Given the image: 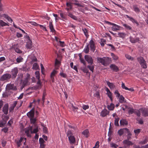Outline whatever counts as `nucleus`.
<instances>
[{
	"instance_id": "60",
	"label": "nucleus",
	"mask_w": 148,
	"mask_h": 148,
	"mask_svg": "<svg viewBox=\"0 0 148 148\" xmlns=\"http://www.w3.org/2000/svg\"><path fill=\"white\" fill-rule=\"evenodd\" d=\"M114 94L116 95V97H119L120 96V94L119 93L117 90H116L114 92Z\"/></svg>"
},
{
	"instance_id": "5",
	"label": "nucleus",
	"mask_w": 148,
	"mask_h": 148,
	"mask_svg": "<svg viewBox=\"0 0 148 148\" xmlns=\"http://www.w3.org/2000/svg\"><path fill=\"white\" fill-rule=\"evenodd\" d=\"M6 87L8 90H17V88L16 86H14V84H9L7 85Z\"/></svg>"
},
{
	"instance_id": "19",
	"label": "nucleus",
	"mask_w": 148,
	"mask_h": 148,
	"mask_svg": "<svg viewBox=\"0 0 148 148\" xmlns=\"http://www.w3.org/2000/svg\"><path fill=\"white\" fill-rule=\"evenodd\" d=\"M70 143L71 144H74L75 143V139L74 136H69L68 137Z\"/></svg>"
},
{
	"instance_id": "53",
	"label": "nucleus",
	"mask_w": 148,
	"mask_h": 148,
	"mask_svg": "<svg viewBox=\"0 0 148 148\" xmlns=\"http://www.w3.org/2000/svg\"><path fill=\"white\" fill-rule=\"evenodd\" d=\"M118 35L120 37L122 38H123L125 36V33H119Z\"/></svg>"
},
{
	"instance_id": "1",
	"label": "nucleus",
	"mask_w": 148,
	"mask_h": 148,
	"mask_svg": "<svg viewBox=\"0 0 148 148\" xmlns=\"http://www.w3.org/2000/svg\"><path fill=\"white\" fill-rule=\"evenodd\" d=\"M137 59L142 68L144 69L147 68V66L146 61L144 60L143 57L140 56L139 57H138Z\"/></svg>"
},
{
	"instance_id": "58",
	"label": "nucleus",
	"mask_w": 148,
	"mask_h": 148,
	"mask_svg": "<svg viewBox=\"0 0 148 148\" xmlns=\"http://www.w3.org/2000/svg\"><path fill=\"white\" fill-rule=\"evenodd\" d=\"M45 143V141L44 139L42 138H40L39 139V143L40 144L44 143Z\"/></svg>"
},
{
	"instance_id": "29",
	"label": "nucleus",
	"mask_w": 148,
	"mask_h": 148,
	"mask_svg": "<svg viewBox=\"0 0 148 148\" xmlns=\"http://www.w3.org/2000/svg\"><path fill=\"white\" fill-rule=\"evenodd\" d=\"M82 31H83L85 36L87 38H88L89 36V35L88 34V30L86 28H83L82 29Z\"/></svg>"
},
{
	"instance_id": "20",
	"label": "nucleus",
	"mask_w": 148,
	"mask_h": 148,
	"mask_svg": "<svg viewBox=\"0 0 148 148\" xmlns=\"http://www.w3.org/2000/svg\"><path fill=\"white\" fill-rule=\"evenodd\" d=\"M126 16L133 23H136L137 26L139 25V23L138 22L132 17L129 16L127 15H126Z\"/></svg>"
},
{
	"instance_id": "18",
	"label": "nucleus",
	"mask_w": 148,
	"mask_h": 148,
	"mask_svg": "<svg viewBox=\"0 0 148 148\" xmlns=\"http://www.w3.org/2000/svg\"><path fill=\"white\" fill-rule=\"evenodd\" d=\"M49 26L51 32H56V30L54 28L52 24V21H51V20L49 23Z\"/></svg>"
},
{
	"instance_id": "34",
	"label": "nucleus",
	"mask_w": 148,
	"mask_h": 148,
	"mask_svg": "<svg viewBox=\"0 0 148 148\" xmlns=\"http://www.w3.org/2000/svg\"><path fill=\"white\" fill-rule=\"evenodd\" d=\"M89 44H88L84 49L83 51L86 53H89Z\"/></svg>"
},
{
	"instance_id": "57",
	"label": "nucleus",
	"mask_w": 148,
	"mask_h": 148,
	"mask_svg": "<svg viewBox=\"0 0 148 148\" xmlns=\"http://www.w3.org/2000/svg\"><path fill=\"white\" fill-rule=\"evenodd\" d=\"M59 42L60 43V46L62 47H63L65 46V43L64 42H62L59 40Z\"/></svg>"
},
{
	"instance_id": "24",
	"label": "nucleus",
	"mask_w": 148,
	"mask_h": 148,
	"mask_svg": "<svg viewBox=\"0 0 148 148\" xmlns=\"http://www.w3.org/2000/svg\"><path fill=\"white\" fill-rule=\"evenodd\" d=\"M120 123L121 125H127L128 124L127 121L125 119L121 120L120 121Z\"/></svg>"
},
{
	"instance_id": "44",
	"label": "nucleus",
	"mask_w": 148,
	"mask_h": 148,
	"mask_svg": "<svg viewBox=\"0 0 148 148\" xmlns=\"http://www.w3.org/2000/svg\"><path fill=\"white\" fill-rule=\"evenodd\" d=\"M4 16L5 18L7 19L8 21H11V22H12V20L11 18L8 15L5 14H4Z\"/></svg>"
},
{
	"instance_id": "62",
	"label": "nucleus",
	"mask_w": 148,
	"mask_h": 148,
	"mask_svg": "<svg viewBox=\"0 0 148 148\" xmlns=\"http://www.w3.org/2000/svg\"><path fill=\"white\" fill-rule=\"evenodd\" d=\"M38 131V127H37L36 128L34 129L33 131H32L31 133H36Z\"/></svg>"
},
{
	"instance_id": "16",
	"label": "nucleus",
	"mask_w": 148,
	"mask_h": 148,
	"mask_svg": "<svg viewBox=\"0 0 148 148\" xmlns=\"http://www.w3.org/2000/svg\"><path fill=\"white\" fill-rule=\"evenodd\" d=\"M27 116L30 118L34 117V109L33 108L27 114Z\"/></svg>"
},
{
	"instance_id": "46",
	"label": "nucleus",
	"mask_w": 148,
	"mask_h": 148,
	"mask_svg": "<svg viewBox=\"0 0 148 148\" xmlns=\"http://www.w3.org/2000/svg\"><path fill=\"white\" fill-rule=\"evenodd\" d=\"M87 67L92 72H93V70L94 69V66H92V65H88L87 66Z\"/></svg>"
},
{
	"instance_id": "31",
	"label": "nucleus",
	"mask_w": 148,
	"mask_h": 148,
	"mask_svg": "<svg viewBox=\"0 0 148 148\" xmlns=\"http://www.w3.org/2000/svg\"><path fill=\"white\" fill-rule=\"evenodd\" d=\"M39 66L37 63H35L33 64V65L32 69L36 70L38 69H39Z\"/></svg>"
},
{
	"instance_id": "14",
	"label": "nucleus",
	"mask_w": 148,
	"mask_h": 148,
	"mask_svg": "<svg viewBox=\"0 0 148 148\" xmlns=\"http://www.w3.org/2000/svg\"><path fill=\"white\" fill-rule=\"evenodd\" d=\"M8 104L6 103L4 106L3 108V111L4 114H7L8 113Z\"/></svg>"
},
{
	"instance_id": "63",
	"label": "nucleus",
	"mask_w": 148,
	"mask_h": 148,
	"mask_svg": "<svg viewBox=\"0 0 148 148\" xmlns=\"http://www.w3.org/2000/svg\"><path fill=\"white\" fill-rule=\"evenodd\" d=\"M60 75L62 77L66 78L67 76V75L65 73H60Z\"/></svg>"
},
{
	"instance_id": "41",
	"label": "nucleus",
	"mask_w": 148,
	"mask_h": 148,
	"mask_svg": "<svg viewBox=\"0 0 148 148\" xmlns=\"http://www.w3.org/2000/svg\"><path fill=\"white\" fill-rule=\"evenodd\" d=\"M119 118H115L114 121V125L116 126H119Z\"/></svg>"
},
{
	"instance_id": "9",
	"label": "nucleus",
	"mask_w": 148,
	"mask_h": 148,
	"mask_svg": "<svg viewBox=\"0 0 148 148\" xmlns=\"http://www.w3.org/2000/svg\"><path fill=\"white\" fill-rule=\"evenodd\" d=\"M23 77V75L22 74H20L19 75V77H18L17 79H18V78H21V82L20 84L22 83V84L26 86L27 85V84L28 82V80H26L24 79L23 81L22 79Z\"/></svg>"
},
{
	"instance_id": "30",
	"label": "nucleus",
	"mask_w": 148,
	"mask_h": 148,
	"mask_svg": "<svg viewBox=\"0 0 148 148\" xmlns=\"http://www.w3.org/2000/svg\"><path fill=\"white\" fill-rule=\"evenodd\" d=\"M133 8L134 11L138 13L140 12V11L139 8L137 7V6L136 5H134L133 6Z\"/></svg>"
},
{
	"instance_id": "11",
	"label": "nucleus",
	"mask_w": 148,
	"mask_h": 148,
	"mask_svg": "<svg viewBox=\"0 0 148 148\" xmlns=\"http://www.w3.org/2000/svg\"><path fill=\"white\" fill-rule=\"evenodd\" d=\"M129 140L128 139L124 140L123 141V143L127 147L132 145L133 143Z\"/></svg>"
},
{
	"instance_id": "22",
	"label": "nucleus",
	"mask_w": 148,
	"mask_h": 148,
	"mask_svg": "<svg viewBox=\"0 0 148 148\" xmlns=\"http://www.w3.org/2000/svg\"><path fill=\"white\" fill-rule=\"evenodd\" d=\"M126 131L127 132L128 134L127 135V139L128 140H130L132 139L131 136L132 135V134L130 132L129 130V129L127 128H126L125 129Z\"/></svg>"
},
{
	"instance_id": "55",
	"label": "nucleus",
	"mask_w": 148,
	"mask_h": 148,
	"mask_svg": "<svg viewBox=\"0 0 148 148\" xmlns=\"http://www.w3.org/2000/svg\"><path fill=\"white\" fill-rule=\"evenodd\" d=\"M60 15L61 16V18H62L66 19V15L65 14H64L62 12L60 13Z\"/></svg>"
},
{
	"instance_id": "17",
	"label": "nucleus",
	"mask_w": 148,
	"mask_h": 148,
	"mask_svg": "<svg viewBox=\"0 0 148 148\" xmlns=\"http://www.w3.org/2000/svg\"><path fill=\"white\" fill-rule=\"evenodd\" d=\"M32 126H29L27 128L25 129V133L26 134L27 136H29V132H30L31 133V132H32Z\"/></svg>"
},
{
	"instance_id": "25",
	"label": "nucleus",
	"mask_w": 148,
	"mask_h": 148,
	"mask_svg": "<svg viewBox=\"0 0 148 148\" xmlns=\"http://www.w3.org/2000/svg\"><path fill=\"white\" fill-rule=\"evenodd\" d=\"M114 107V104L111 103L110 105H107V108L109 110H113Z\"/></svg>"
},
{
	"instance_id": "6",
	"label": "nucleus",
	"mask_w": 148,
	"mask_h": 148,
	"mask_svg": "<svg viewBox=\"0 0 148 148\" xmlns=\"http://www.w3.org/2000/svg\"><path fill=\"white\" fill-rule=\"evenodd\" d=\"M128 113L130 114H132L133 113H134L136 114L139 117L140 116V114L138 111V110H135L132 108H130L128 111Z\"/></svg>"
},
{
	"instance_id": "37",
	"label": "nucleus",
	"mask_w": 148,
	"mask_h": 148,
	"mask_svg": "<svg viewBox=\"0 0 148 148\" xmlns=\"http://www.w3.org/2000/svg\"><path fill=\"white\" fill-rule=\"evenodd\" d=\"M35 75H36V78L37 79H40V72L38 71H36L35 72Z\"/></svg>"
},
{
	"instance_id": "10",
	"label": "nucleus",
	"mask_w": 148,
	"mask_h": 148,
	"mask_svg": "<svg viewBox=\"0 0 148 148\" xmlns=\"http://www.w3.org/2000/svg\"><path fill=\"white\" fill-rule=\"evenodd\" d=\"M109 112L106 109H104L103 110L100 114V115L103 117H105L107 115H108Z\"/></svg>"
},
{
	"instance_id": "61",
	"label": "nucleus",
	"mask_w": 148,
	"mask_h": 148,
	"mask_svg": "<svg viewBox=\"0 0 148 148\" xmlns=\"http://www.w3.org/2000/svg\"><path fill=\"white\" fill-rule=\"evenodd\" d=\"M40 66L41 68V71L42 74H44V73L43 72V71L45 69L43 66V64H40Z\"/></svg>"
},
{
	"instance_id": "48",
	"label": "nucleus",
	"mask_w": 148,
	"mask_h": 148,
	"mask_svg": "<svg viewBox=\"0 0 148 148\" xmlns=\"http://www.w3.org/2000/svg\"><path fill=\"white\" fill-rule=\"evenodd\" d=\"M111 55V56L112 57L113 60H116L118 59V57L115 55L113 53H112Z\"/></svg>"
},
{
	"instance_id": "47",
	"label": "nucleus",
	"mask_w": 148,
	"mask_h": 148,
	"mask_svg": "<svg viewBox=\"0 0 148 148\" xmlns=\"http://www.w3.org/2000/svg\"><path fill=\"white\" fill-rule=\"evenodd\" d=\"M111 123L110 124V126L109 128V131L108 132V136L109 137H110L111 136L112 134V132L110 130V129H111Z\"/></svg>"
},
{
	"instance_id": "43",
	"label": "nucleus",
	"mask_w": 148,
	"mask_h": 148,
	"mask_svg": "<svg viewBox=\"0 0 148 148\" xmlns=\"http://www.w3.org/2000/svg\"><path fill=\"white\" fill-rule=\"evenodd\" d=\"M120 27L119 26V27H117L116 26H112V29L113 31H116L117 30H119V28Z\"/></svg>"
},
{
	"instance_id": "27",
	"label": "nucleus",
	"mask_w": 148,
	"mask_h": 148,
	"mask_svg": "<svg viewBox=\"0 0 148 148\" xmlns=\"http://www.w3.org/2000/svg\"><path fill=\"white\" fill-rule=\"evenodd\" d=\"M89 133L88 130V129H86L82 133L83 135H84L87 138L88 137Z\"/></svg>"
},
{
	"instance_id": "3",
	"label": "nucleus",
	"mask_w": 148,
	"mask_h": 148,
	"mask_svg": "<svg viewBox=\"0 0 148 148\" xmlns=\"http://www.w3.org/2000/svg\"><path fill=\"white\" fill-rule=\"evenodd\" d=\"M84 58L85 60L88 64H90V65H92L93 63V60L90 55H85Z\"/></svg>"
},
{
	"instance_id": "4",
	"label": "nucleus",
	"mask_w": 148,
	"mask_h": 148,
	"mask_svg": "<svg viewBox=\"0 0 148 148\" xmlns=\"http://www.w3.org/2000/svg\"><path fill=\"white\" fill-rule=\"evenodd\" d=\"M138 111L140 114V113H141L144 116H148V109L141 108L139 109Z\"/></svg>"
},
{
	"instance_id": "7",
	"label": "nucleus",
	"mask_w": 148,
	"mask_h": 148,
	"mask_svg": "<svg viewBox=\"0 0 148 148\" xmlns=\"http://www.w3.org/2000/svg\"><path fill=\"white\" fill-rule=\"evenodd\" d=\"M89 44L90 49V50L93 52H94L95 49V46L94 42L92 40H90Z\"/></svg>"
},
{
	"instance_id": "51",
	"label": "nucleus",
	"mask_w": 148,
	"mask_h": 148,
	"mask_svg": "<svg viewBox=\"0 0 148 148\" xmlns=\"http://www.w3.org/2000/svg\"><path fill=\"white\" fill-rule=\"evenodd\" d=\"M38 81L37 82V84L38 85V86H40V88H41L42 86V83L40 81V79H38Z\"/></svg>"
},
{
	"instance_id": "40",
	"label": "nucleus",
	"mask_w": 148,
	"mask_h": 148,
	"mask_svg": "<svg viewBox=\"0 0 148 148\" xmlns=\"http://www.w3.org/2000/svg\"><path fill=\"white\" fill-rule=\"evenodd\" d=\"M141 130L140 129H138L134 130V132L135 134V136H137L138 134L140 133L141 132Z\"/></svg>"
},
{
	"instance_id": "32",
	"label": "nucleus",
	"mask_w": 148,
	"mask_h": 148,
	"mask_svg": "<svg viewBox=\"0 0 148 148\" xmlns=\"http://www.w3.org/2000/svg\"><path fill=\"white\" fill-rule=\"evenodd\" d=\"M71 105L72 110L74 112L77 113V110L78 109V108L77 107L74 106L72 104H71Z\"/></svg>"
},
{
	"instance_id": "54",
	"label": "nucleus",
	"mask_w": 148,
	"mask_h": 148,
	"mask_svg": "<svg viewBox=\"0 0 148 148\" xmlns=\"http://www.w3.org/2000/svg\"><path fill=\"white\" fill-rule=\"evenodd\" d=\"M42 126L43 127V130L44 132L45 133H48L47 129V127L43 126L42 125Z\"/></svg>"
},
{
	"instance_id": "39",
	"label": "nucleus",
	"mask_w": 148,
	"mask_h": 148,
	"mask_svg": "<svg viewBox=\"0 0 148 148\" xmlns=\"http://www.w3.org/2000/svg\"><path fill=\"white\" fill-rule=\"evenodd\" d=\"M68 16L73 19L75 20H76L77 19V17L73 15V14H72L71 13H69Z\"/></svg>"
},
{
	"instance_id": "21",
	"label": "nucleus",
	"mask_w": 148,
	"mask_h": 148,
	"mask_svg": "<svg viewBox=\"0 0 148 148\" xmlns=\"http://www.w3.org/2000/svg\"><path fill=\"white\" fill-rule=\"evenodd\" d=\"M97 60L99 62L101 63L104 66H106V64L105 62L104 58H98Z\"/></svg>"
},
{
	"instance_id": "52",
	"label": "nucleus",
	"mask_w": 148,
	"mask_h": 148,
	"mask_svg": "<svg viewBox=\"0 0 148 148\" xmlns=\"http://www.w3.org/2000/svg\"><path fill=\"white\" fill-rule=\"evenodd\" d=\"M79 60H80L81 62L83 63L84 66H86V62L84 60L83 58H82L80 59H79Z\"/></svg>"
},
{
	"instance_id": "42",
	"label": "nucleus",
	"mask_w": 148,
	"mask_h": 148,
	"mask_svg": "<svg viewBox=\"0 0 148 148\" xmlns=\"http://www.w3.org/2000/svg\"><path fill=\"white\" fill-rule=\"evenodd\" d=\"M23 58H22L21 56H19L16 59V61L17 63H19L22 62Z\"/></svg>"
},
{
	"instance_id": "38",
	"label": "nucleus",
	"mask_w": 148,
	"mask_h": 148,
	"mask_svg": "<svg viewBox=\"0 0 148 148\" xmlns=\"http://www.w3.org/2000/svg\"><path fill=\"white\" fill-rule=\"evenodd\" d=\"M0 25L1 26H5L6 25L9 26V25L7 23L4 22L2 20H0Z\"/></svg>"
},
{
	"instance_id": "64",
	"label": "nucleus",
	"mask_w": 148,
	"mask_h": 148,
	"mask_svg": "<svg viewBox=\"0 0 148 148\" xmlns=\"http://www.w3.org/2000/svg\"><path fill=\"white\" fill-rule=\"evenodd\" d=\"M1 130L3 132L5 133H6L8 131V129L7 127H5L3 128Z\"/></svg>"
},
{
	"instance_id": "36",
	"label": "nucleus",
	"mask_w": 148,
	"mask_h": 148,
	"mask_svg": "<svg viewBox=\"0 0 148 148\" xmlns=\"http://www.w3.org/2000/svg\"><path fill=\"white\" fill-rule=\"evenodd\" d=\"M119 102L123 101L126 102V100H125V98L122 95H121L119 97Z\"/></svg>"
},
{
	"instance_id": "49",
	"label": "nucleus",
	"mask_w": 148,
	"mask_h": 148,
	"mask_svg": "<svg viewBox=\"0 0 148 148\" xmlns=\"http://www.w3.org/2000/svg\"><path fill=\"white\" fill-rule=\"evenodd\" d=\"M118 133L120 136L122 135L124 133V130L123 129H120L118 131Z\"/></svg>"
},
{
	"instance_id": "15",
	"label": "nucleus",
	"mask_w": 148,
	"mask_h": 148,
	"mask_svg": "<svg viewBox=\"0 0 148 148\" xmlns=\"http://www.w3.org/2000/svg\"><path fill=\"white\" fill-rule=\"evenodd\" d=\"M110 68L112 69L113 71L115 72H117L119 71V69L118 66H116L114 64H110Z\"/></svg>"
},
{
	"instance_id": "50",
	"label": "nucleus",
	"mask_w": 148,
	"mask_h": 148,
	"mask_svg": "<svg viewBox=\"0 0 148 148\" xmlns=\"http://www.w3.org/2000/svg\"><path fill=\"white\" fill-rule=\"evenodd\" d=\"M30 120L31 123L34 124L36 121V118H34V117H32L30 118Z\"/></svg>"
},
{
	"instance_id": "35",
	"label": "nucleus",
	"mask_w": 148,
	"mask_h": 148,
	"mask_svg": "<svg viewBox=\"0 0 148 148\" xmlns=\"http://www.w3.org/2000/svg\"><path fill=\"white\" fill-rule=\"evenodd\" d=\"M71 1L75 2L76 3H74L73 4L75 5H77L79 7H82V5L79 3H77L78 2L77 0H71Z\"/></svg>"
},
{
	"instance_id": "56",
	"label": "nucleus",
	"mask_w": 148,
	"mask_h": 148,
	"mask_svg": "<svg viewBox=\"0 0 148 148\" xmlns=\"http://www.w3.org/2000/svg\"><path fill=\"white\" fill-rule=\"evenodd\" d=\"M57 71L55 70H54L51 73L50 75V77H53L56 74Z\"/></svg>"
},
{
	"instance_id": "8",
	"label": "nucleus",
	"mask_w": 148,
	"mask_h": 148,
	"mask_svg": "<svg viewBox=\"0 0 148 148\" xmlns=\"http://www.w3.org/2000/svg\"><path fill=\"white\" fill-rule=\"evenodd\" d=\"M18 72V69L16 67L14 68V69H12V78L13 79H14L16 77Z\"/></svg>"
},
{
	"instance_id": "12",
	"label": "nucleus",
	"mask_w": 148,
	"mask_h": 148,
	"mask_svg": "<svg viewBox=\"0 0 148 148\" xmlns=\"http://www.w3.org/2000/svg\"><path fill=\"white\" fill-rule=\"evenodd\" d=\"M130 41L132 43H135L139 41V38H138L136 37L133 38L132 36L130 37Z\"/></svg>"
},
{
	"instance_id": "28",
	"label": "nucleus",
	"mask_w": 148,
	"mask_h": 148,
	"mask_svg": "<svg viewBox=\"0 0 148 148\" xmlns=\"http://www.w3.org/2000/svg\"><path fill=\"white\" fill-rule=\"evenodd\" d=\"M80 69L84 73H88V70L86 68V66H84L83 67H81Z\"/></svg>"
},
{
	"instance_id": "13",
	"label": "nucleus",
	"mask_w": 148,
	"mask_h": 148,
	"mask_svg": "<svg viewBox=\"0 0 148 148\" xmlns=\"http://www.w3.org/2000/svg\"><path fill=\"white\" fill-rule=\"evenodd\" d=\"M12 48L14 49L16 52L18 53H21L22 52V51L18 48L17 45H13Z\"/></svg>"
},
{
	"instance_id": "23",
	"label": "nucleus",
	"mask_w": 148,
	"mask_h": 148,
	"mask_svg": "<svg viewBox=\"0 0 148 148\" xmlns=\"http://www.w3.org/2000/svg\"><path fill=\"white\" fill-rule=\"evenodd\" d=\"M106 82L107 85L110 89H113L115 87V86L113 83H110L108 81H106Z\"/></svg>"
},
{
	"instance_id": "33",
	"label": "nucleus",
	"mask_w": 148,
	"mask_h": 148,
	"mask_svg": "<svg viewBox=\"0 0 148 148\" xmlns=\"http://www.w3.org/2000/svg\"><path fill=\"white\" fill-rule=\"evenodd\" d=\"M29 41L27 42L26 45V47L28 49H30L32 47V42L31 40H29Z\"/></svg>"
},
{
	"instance_id": "59",
	"label": "nucleus",
	"mask_w": 148,
	"mask_h": 148,
	"mask_svg": "<svg viewBox=\"0 0 148 148\" xmlns=\"http://www.w3.org/2000/svg\"><path fill=\"white\" fill-rule=\"evenodd\" d=\"M121 87L123 89H125L126 90L128 89V88L125 86L124 83L123 82H122Z\"/></svg>"
},
{
	"instance_id": "2",
	"label": "nucleus",
	"mask_w": 148,
	"mask_h": 148,
	"mask_svg": "<svg viewBox=\"0 0 148 148\" xmlns=\"http://www.w3.org/2000/svg\"><path fill=\"white\" fill-rule=\"evenodd\" d=\"M11 78V75L8 73H5L0 78L1 81H4L9 79Z\"/></svg>"
},
{
	"instance_id": "45",
	"label": "nucleus",
	"mask_w": 148,
	"mask_h": 148,
	"mask_svg": "<svg viewBox=\"0 0 148 148\" xmlns=\"http://www.w3.org/2000/svg\"><path fill=\"white\" fill-rule=\"evenodd\" d=\"M123 26L127 29L128 30H131L132 29V27L128 25L127 24H123Z\"/></svg>"
},
{
	"instance_id": "26",
	"label": "nucleus",
	"mask_w": 148,
	"mask_h": 148,
	"mask_svg": "<svg viewBox=\"0 0 148 148\" xmlns=\"http://www.w3.org/2000/svg\"><path fill=\"white\" fill-rule=\"evenodd\" d=\"M106 66L108 64L110 63L111 61V58L109 57L104 58Z\"/></svg>"
}]
</instances>
